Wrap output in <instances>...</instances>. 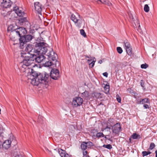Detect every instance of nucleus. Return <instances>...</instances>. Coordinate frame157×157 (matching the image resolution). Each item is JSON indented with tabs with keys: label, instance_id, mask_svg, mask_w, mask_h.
<instances>
[{
	"label": "nucleus",
	"instance_id": "obj_36",
	"mask_svg": "<svg viewBox=\"0 0 157 157\" xmlns=\"http://www.w3.org/2000/svg\"><path fill=\"white\" fill-rule=\"evenodd\" d=\"M151 152L150 151H143L142 152V155L143 157L147 155H148L151 154Z\"/></svg>",
	"mask_w": 157,
	"mask_h": 157
},
{
	"label": "nucleus",
	"instance_id": "obj_24",
	"mask_svg": "<svg viewBox=\"0 0 157 157\" xmlns=\"http://www.w3.org/2000/svg\"><path fill=\"white\" fill-rule=\"evenodd\" d=\"M27 21V20L26 17H22L19 20V23L21 25H22L24 23Z\"/></svg>",
	"mask_w": 157,
	"mask_h": 157
},
{
	"label": "nucleus",
	"instance_id": "obj_56",
	"mask_svg": "<svg viewBox=\"0 0 157 157\" xmlns=\"http://www.w3.org/2000/svg\"><path fill=\"white\" fill-rule=\"evenodd\" d=\"M98 63H100V64H101V63H102V60H100L98 61Z\"/></svg>",
	"mask_w": 157,
	"mask_h": 157
},
{
	"label": "nucleus",
	"instance_id": "obj_52",
	"mask_svg": "<svg viewBox=\"0 0 157 157\" xmlns=\"http://www.w3.org/2000/svg\"><path fill=\"white\" fill-rule=\"evenodd\" d=\"M65 157H71V156L70 155H69L68 154L66 153V154Z\"/></svg>",
	"mask_w": 157,
	"mask_h": 157
},
{
	"label": "nucleus",
	"instance_id": "obj_31",
	"mask_svg": "<svg viewBox=\"0 0 157 157\" xmlns=\"http://www.w3.org/2000/svg\"><path fill=\"white\" fill-rule=\"evenodd\" d=\"M127 53L129 55H131L132 54V48L131 47L125 49Z\"/></svg>",
	"mask_w": 157,
	"mask_h": 157
},
{
	"label": "nucleus",
	"instance_id": "obj_30",
	"mask_svg": "<svg viewBox=\"0 0 157 157\" xmlns=\"http://www.w3.org/2000/svg\"><path fill=\"white\" fill-rule=\"evenodd\" d=\"M105 92L107 94L109 91V85L106 84L104 87Z\"/></svg>",
	"mask_w": 157,
	"mask_h": 157
},
{
	"label": "nucleus",
	"instance_id": "obj_48",
	"mask_svg": "<svg viewBox=\"0 0 157 157\" xmlns=\"http://www.w3.org/2000/svg\"><path fill=\"white\" fill-rule=\"evenodd\" d=\"M45 150L50 155L52 154V151L49 150L47 148H45Z\"/></svg>",
	"mask_w": 157,
	"mask_h": 157
},
{
	"label": "nucleus",
	"instance_id": "obj_1",
	"mask_svg": "<svg viewBox=\"0 0 157 157\" xmlns=\"http://www.w3.org/2000/svg\"><path fill=\"white\" fill-rule=\"evenodd\" d=\"M29 76L31 83L34 86H38L40 83L46 84L49 81L50 78L48 74L46 72L38 75L36 72H32Z\"/></svg>",
	"mask_w": 157,
	"mask_h": 157
},
{
	"label": "nucleus",
	"instance_id": "obj_2",
	"mask_svg": "<svg viewBox=\"0 0 157 157\" xmlns=\"http://www.w3.org/2000/svg\"><path fill=\"white\" fill-rule=\"evenodd\" d=\"M45 43L44 42H40L37 43L36 45V54H45L48 52L47 47L45 45Z\"/></svg>",
	"mask_w": 157,
	"mask_h": 157
},
{
	"label": "nucleus",
	"instance_id": "obj_21",
	"mask_svg": "<svg viewBox=\"0 0 157 157\" xmlns=\"http://www.w3.org/2000/svg\"><path fill=\"white\" fill-rule=\"evenodd\" d=\"M114 119L113 118H109L107 122V125L112 127L114 125Z\"/></svg>",
	"mask_w": 157,
	"mask_h": 157
},
{
	"label": "nucleus",
	"instance_id": "obj_40",
	"mask_svg": "<svg viewBox=\"0 0 157 157\" xmlns=\"http://www.w3.org/2000/svg\"><path fill=\"white\" fill-rule=\"evenodd\" d=\"M103 146L104 147L106 148L109 149L112 148V146L111 145L109 144L107 145L104 144Z\"/></svg>",
	"mask_w": 157,
	"mask_h": 157
},
{
	"label": "nucleus",
	"instance_id": "obj_55",
	"mask_svg": "<svg viewBox=\"0 0 157 157\" xmlns=\"http://www.w3.org/2000/svg\"><path fill=\"white\" fill-rule=\"evenodd\" d=\"M15 157H23L21 155H18L16 156Z\"/></svg>",
	"mask_w": 157,
	"mask_h": 157
},
{
	"label": "nucleus",
	"instance_id": "obj_9",
	"mask_svg": "<svg viewBox=\"0 0 157 157\" xmlns=\"http://www.w3.org/2000/svg\"><path fill=\"white\" fill-rule=\"evenodd\" d=\"M36 49H33L31 44L27 45L25 49V52H28V54H30V56H32L36 53Z\"/></svg>",
	"mask_w": 157,
	"mask_h": 157
},
{
	"label": "nucleus",
	"instance_id": "obj_25",
	"mask_svg": "<svg viewBox=\"0 0 157 157\" xmlns=\"http://www.w3.org/2000/svg\"><path fill=\"white\" fill-rule=\"evenodd\" d=\"M131 137L133 139H140L141 138L140 135L138 134H137L136 133H133V134L131 136Z\"/></svg>",
	"mask_w": 157,
	"mask_h": 157
},
{
	"label": "nucleus",
	"instance_id": "obj_51",
	"mask_svg": "<svg viewBox=\"0 0 157 157\" xmlns=\"http://www.w3.org/2000/svg\"><path fill=\"white\" fill-rule=\"evenodd\" d=\"M144 107L145 109H148L149 107L147 104H145L144 105Z\"/></svg>",
	"mask_w": 157,
	"mask_h": 157
},
{
	"label": "nucleus",
	"instance_id": "obj_29",
	"mask_svg": "<svg viewBox=\"0 0 157 157\" xmlns=\"http://www.w3.org/2000/svg\"><path fill=\"white\" fill-rule=\"evenodd\" d=\"M124 47L125 49L127 48H130L131 47V45L129 42L127 40L125 41L124 43Z\"/></svg>",
	"mask_w": 157,
	"mask_h": 157
},
{
	"label": "nucleus",
	"instance_id": "obj_39",
	"mask_svg": "<svg viewBox=\"0 0 157 157\" xmlns=\"http://www.w3.org/2000/svg\"><path fill=\"white\" fill-rule=\"evenodd\" d=\"M82 153L83 155V157H89L88 155V153L87 151H83Z\"/></svg>",
	"mask_w": 157,
	"mask_h": 157
},
{
	"label": "nucleus",
	"instance_id": "obj_35",
	"mask_svg": "<svg viewBox=\"0 0 157 157\" xmlns=\"http://www.w3.org/2000/svg\"><path fill=\"white\" fill-rule=\"evenodd\" d=\"M144 11L146 12H148L149 10V7L147 4L144 5Z\"/></svg>",
	"mask_w": 157,
	"mask_h": 157
},
{
	"label": "nucleus",
	"instance_id": "obj_8",
	"mask_svg": "<svg viewBox=\"0 0 157 157\" xmlns=\"http://www.w3.org/2000/svg\"><path fill=\"white\" fill-rule=\"evenodd\" d=\"M50 76L53 79H58L60 77L59 70L57 69H52L51 72Z\"/></svg>",
	"mask_w": 157,
	"mask_h": 157
},
{
	"label": "nucleus",
	"instance_id": "obj_15",
	"mask_svg": "<svg viewBox=\"0 0 157 157\" xmlns=\"http://www.w3.org/2000/svg\"><path fill=\"white\" fill-rule=\"evenodd\" d=\"M134 23V28H136L139 32L141 33L142 32V30L140 25L139 21L138 19H136V20L135 21Z\"/></svg>",
	"mask_w": 157,
	"mask_h": 157
},
{
	"label": "nucleus",
	"instance_id": "obj_28",
	"mask_svg": "<svg viewBox=\"0 0 157 157\" xmlns=\"http://www.w3.org/2000/svg\"><path fill=\"white\" fill-rule=\"evenodd\" d=\"M81 96L83 98H86L89 96V93L87 91H85L81 94Z\"/></svg>",
	"mask_w": 157,
	"mask_h": 157
},
{
	"label": "nucleus",
	"instance_id": "obj_44",
	"mask_svg": "<svg viewBox=\"0 0 157 157\" xmlns=\"http://www.w3.org/2000/svg\"><path fill=\"white\" fill-rule=\"evenodd\" d=\"M155 144L154 143H151L150 144L149 148L151 150H152L155 147Z\"/></svg>",
	"mask_w": 157,
	"mask_h": 157
},
{
	"label": "nucleus",
	"instance_id": "obj_42",
	"mask_svg": "<svg viewBox=\"0 0 157 157\" xmlns=\"http://www.w3.org/2000/svg\"><path fill=\"white\" fill-rule=\"evenodd\" d=\"M148 67V65L146 63L142 64L141 65V67L142 68L146 69Z\"/></svg>",
	"mask_w": 157,
	"mask_h": 157
},
{
	"label": "nucleus",
	"instance_id": "obj_32",
	"mask_svg": "<svg viewBox=\"0 0 157 157\" xmlns=\"http://www.w3.org/2000/svg\"><path fill=\"white\" fill-rule=\"evenodd\" d=\"M143 104L145 103H150L149 99L148 98L142 99Z\"/></svg>",
	"mask_w": 157,
	"mask_h": 157
},
{
	"label": "nucleus",
	"instance_id": "obj_37",
	"mask_svg": "<svg viewBox=\"0 0 157 157\" xmlns=\"http://www.w3.org/2000/svg\"><path fill=\"white\" fill-rule=\"evenodd\" d=\"M80 33L81 34L82 36L83 37H86V33L84 31V30L83 29H81L80 30Z\"/></svg>",
	"mask_w": 157,
	"mask_h": 157
},
{
	"label": "nucleus",
	"instance_id": "obj_60",
	"mask_svg": "<svg viewBox=\"0 0 157 157\" xmlns=\"http://www.w3.org/2000/svg\"><path fill=\"white\" fill-rule=\"evenodd\" d=\"M94 0V1H95V2H98V0Z\"/></svg>",
	"mask_w": 157,
	"mask_h": 157
},
{
	"label": "nucleus",
	"instance_id": "obj_19",
	"mask_svg": "<svg viewBox=\"0 0 157 157\" xmlns=\"http://www.w3.org/2000/svg\"><path fill=\"white\" fill-rule=\"evenodd\" d=\"M97 2L98 3H102L109 6L112 5L111 3L108 0H98Z\"/></svg>",
	"mask_w": 157,
	"mask_h": 157
},
{
	"label": "nucleus",
	"instance_id": "obj_7",
	"mask_svg": "<svg viewBox=\"0 0 157 157\" xmlns=\"http://www.w3.org/2000/svg\"><path fill=\"white\" fill-rule=\"evenodd\" d=\"M83 102V99L80 97H76L73 98L72 104L74 107H77L81 105Z\"/></svg>",
	"mask_w": 157,
	"mask_h": 157
},
{
	"label": "nucleus",
	"instance_id": "obj_23",
	"mask_svg": "<svg viewBox=\"0 0 157 157\" xmlns=\"http://www.w3.org/2000/svg\"><path fill=\"white\" fill-rule=\"evenodd\" d=\"M58 153L61 157H65L67 153H66L65 150H63L61 149H58Z\"/></svg>",
	"mask_w": 157,
	"mask_h": 157
},
{
	"label": "nucleus",
	"instance_id": "obj_3",
	"mask_svg": "<svg viewBox=\"0 0 157 157\" xmlns=\"http://www.w3.org/2000/svg\"><path fill=\"white\" fill-rule=\"evenodd\" d=\"M33 57L32 56H27L26 58H24L23 61V65L27 66H31V67H34L36 65Z\"/></svg>",
	"mask_w": 157,
	"mask_h": 157
},
{
	"label": "nucleus",
	"instance_id": "obj_50",
	"mask_svg": "<svg viewBox=\"0 0 157 157\" xmlns=\"http://www.w3.org/2000/svg\"><path fill=\"white\" fill-rule=\"evenodd\" d=\"M103 75L106 77H107L108 75V74L107 72H105L103 74Z\"/></svg>",
	"mask_w": 157,
	"mask_h": 157
},
{
	"label": "nucleus",
	"instance_id": "obj_45",
	"mask_svg": "<svg viewBox=\"0 0 157 157\" xmlns=\"http://www.w3.org/2000/svg\"><path fill=\"white\" fill-rule=\"evenodd\" d=\"M100 93H96L94 94V95L95 97L96 98H98L101 95Z\"/></svg>",
	"mask_w": 157,
	"mask_h": 157
},
{
	"label": "nucleus",
	"instance_id": "obj_12",
	"mask_svg": "<svg viewBox=\"0 0 157 157\" xmlns=\"http://www.w3.org/2000/svg\"><path fill=\"white\" fill-rule=\"evenodd\" d=\"M35 10L37 13L41 15L42 9L41 4L38 2H36L34 3Z\"/></svg>",
	"mask_w": 157,
	"mask_h": 157
},
{
	"label": "nucleus",
	"instance_id": "obj_54",
	"mask_svg": "<svg viewBox=\"0 0 157 157\" xmlns=\"http://www.w3.org/2000/svg\"><path fill=\"white\" fill-rule=\"evenodd\" d=\"M106 136H107V135H106V136H105L104 137H105V138L106 139H107V140H110V138H108L106 137Z\"/></svg>",
	"mask_w": 157,
	"mask_h": 157
},
{
	"label": "nucleus",
	"instance_id": "obj_22",
	"mask_svg": "<svg viewBox=\"0 0 157 157\" xmlns=\"http://www.w3.org/2000/svg\"><path fill=\"white\" fill-rule=\"evenodd\" d=\"M75 22L76 26L78 28H80L82 25V19L80 18L79 19L77 20Z\"/></svg>",
	"mask_w": 157,
	"mask_h": 157
},
{
	"label": "nucleus",
	"instance_id": "obj_16",
	"mask_svg": "<svg viewBox=\"0 0 157 157\" xmlns=\"http://www.w3.org/2000/svg\"><path fill=\"white\" fill-rule=\"evenodd\" d=\"M52 54H53V55L51 56H50V58L49 59H51L53 62L55 63V64H56V63L57 62V55L55 53V52H53V50H52Z\"/></svg>",
	"mask_w": 157,
	"mask_h": 157
},
{
	"label": "nucleus",
	"instance_id": "obj_43",
	"mask_svg": "<svg viewBox=\"0 0 157 157\" xmlns=\"http://www.w3.org/2000/svg\"><path fill=\"white\" fill-rule=\"evenodd\" d=\"M117 101L119 103H121V97L118 94H117L116 95Z\"/></svg>",
	"mask_w": 157,
	"mask_h": 157
},
{
	"label": "nucleus",
	"instance_id": "obj_49",
	"mask_svg": "<svg viewBox=\"0 0 157 157\" xmlns=\"http://www.w3.org/2000/svg\"><path fill=\"white\" fill-rule=\"evenodd\" d=\"M107 124V126L105 127V129H106L108 128V129H109V130H110L111 129V128L110 127V126L107 125V124ZM110 133H111L110 131V130H109V134H110Z\"/></svg>",
	"mask_w": 157,
	"mask_h": 157
},
{
	"label": "nucleus",
	"instance_id": "obj_34",
	"mask_svg": "<svg viewBox=\"0 0 157 157\" xmlns=\"http://www.w3.org/2000/svg\"><path fill=\"white\" fill-rule=\"evenodd\" d=\"M105 135L103 134V133L101 132H98L96 134V136L98 138L101 137H104Z\"/></svg>",
	"mask_w": 157,
	"mask_h": 157
},
{
	"label": "nucleus",
	"instance_id": "obj_17",
	"mask_svg": "<svg viewBox=\"0 0 157 157\" xmlns=\"http://www.w3.org/2000/svg\"><path fill=\"white\" fill-rule=\"evenodd\" d=\"M14 10H15L16 13L17 15L19 17H22L25 14V13L24 12L20 10L18 7H15Z\"/></svg>",
	"mask_w": 157,
	"mask_h": 157
},
{
	"label": "nucleus",
	"instance_id": "obj_38",
	"mask_svg": "<svg viewBox=\"0 0 157 157\" xmlns=\"http://www.w3.org/2000/svg\"><path fill=\"white\" fill-rule=\"evenodd\" d=\"M52 49H51L50 50H48V52H47V53L46 54V55L48 57V58L49 59L50 58L51 56H52L53 55V54H52Z\"/></svg>",
	"mask_w": 157,
	"mask_h": 157
},
{
	"label": "nucleus",
	"instance_id": "obj_4",
	"mask_svg": "<svg viewBox=\"0 0 157 157\" xmlns=\"http://www.w3.org/2000/svg\"><path fill=\"white\" fill-rule=\"evenodd\" d=\"M33 36L30 35H28L24 36L20 38L19 40L20 44V47L21 48H23L24 45L27 42L29 41L33 38Z\"/></svg>",
	"mask_w": 157,
	"mask_h": 157
},
{
	"label": "nucleus",
	"instance_id": "obj_53",
	"mask_svg": "<svg viewBox=\"0 0 157 157\" xmlns=\"http://www.w3.org/2000/svg\"><path fill=\"white\" fill-rule=\"evenodd\" d=\"M2 147V143L1 141H0V148H1Z\"/></svg>",
	"mask_w": 157,
	"mask_h": 157
},
{
	"label": "nucleus",
	"instance_id": "obj_62",
	"mask_svg": "<svg viewBox=\"0 0 157 157\" xmlns=\"http://www.w3.org/2000/svg\"><path fill=\"white\" fill-rule=\"evenodd\" d=\"M92 136H95V134H94L93 133V134Z\"/></svg>",
	"mask_w": 157,
	"mask_h": 157
},
{
	"label": "nucleus",
	"instance_id": "obj_59",
	"mask_svg": "<svg viewBox=\"0 0 157 157\" xmlns=\"http://www.w3.org/2000/svg\"><path fill=\"white\" fill-rule=\"evenodd\" d=\"M132 20L133 21L134 20V18L132 17Z\"/></svg>",
	"mask_w": 157,
	"mask_h": 157
},
{
	"label": "nucleus",
	"instance_id": "obj_61",
	"mask_svg": "<svg viewBox=\"0 0 157 157\" xmlns=\"http://www.w3.org/2000/svg\"><path fill=\"white\" fill-rule=\"evenodd\" d=\"M155 153L156 154L157 153V151H155Z\"/></svg>",
	"mask_w": 157,
	"mask_h": 157
},
{
	"label": "nucleus",
	"instance_id": "obj_58",
	"mask_svg": "<svg viewBox=\"0 0 157 157\" xmlns=\"http://www.w3.org/2000/svg\"><path fill=\"white\" fill-rule=\"evenodd\" d=\"M85 57L87 58H90V56H85Z\"/></svg>",
	"mask_w": 157,
	"mask_h": 157
},
{
	"label": "nucleus",
	"instance_id": "obj_6",
	"mask_svg": "<svg viewBox=\"0 0 157 157\" xmlns=\"http://www.w3.org/2000/svg\"><path fill=\"white\" fill-rule=\"evenodd\" d=\"M17 35H18L20 38L24 36L26 34L27 31L23 27H20L13 30Z\"/></svg>",
	"mask_w": 157,
	"mask_h": 157
},
{
	"label": "nucleus",
	"instance_id": "obj_13",
	"mask_svg": "<svg viewBox=\"0 0 157 157\" xmlns=\"http://www.w3.org/2000/svg\"><path fill=\"white\" fill-rule=\"evenodd\" d=\"M12 4L10 0H3L2 2V6L5 8H8L10 7Z\"/></svg>",
	"mask_w": 157,
	"mask_h": 157
},
{
	"label": "nucleus",
	"instance_id": "obj_20",
	"mask_svg": "<svg viewBox=\"0 0 157 157\" xmlns=\"http://www.w3.org/2000/svg\"><path fill=\"white\" fill-rule=\"evenodd\" d=\"M92 58V59H88L87 61V62L89 63L90 66H91V67H93L96 61V59L94 57L93 58H93Z\"/></svg>",
	"mask_w": 157,
	"mask_h": 157
},
{
	"label": "nucleus",
	"instance_id": "obj_11",
	"mask_svg": "<svg viewBox=\"0 0 157 157\" xmlns=\"http://www.w3.org/2000/svg\"><path fill=\"white\" fill-rule=\"evenodd\" d=\"M112 127V132L115 135L118 134L121 131V128L120 124L119 123L114 124Z\"/></svg>",
	"mask_w": 157,
	"mask_h": 157
},
{
	"label": "nucleus",
	"instance_id": "obj_33",
	"mask_svg": "<svg viewBox=\"0 0 157 157\" xmlns=\"http://www.w3.org/2000/svg\"><path fill=\"white\" fill-rule=\"evenodd\" d=\"M28 52H23L21 53V56L24 58H26L27 57V56H28V55H29V54H28Z\"/></svg>",
	"mask_w": 157,
	"mask_h": 157
},
{
	"label": "nucleus",
	"instance_id": "obj_63",
	"mask_svg": "<svg viewBox=\"0 0 157 157\" xmlns=\"http://www.w3.org/2000/svg\"><path fill=\"white\" fill-rule=\"evenodd\" d=\"M156 157H157V153L156 154Z\"/></svg>",
	"mask_w": 157,
	"mask_h": 157
},
{
	"label": "nucleus",
	"instance_id": "obj_14",
	"mask_svg": "<svg viewBox=\"0 0 157 157\" xmlns=\"http://www.w3.org/2000/svg\"><path fill=\"white\" fill-rule=\"evenodd\" d=\"M11 141L10 140H7L4 142L2 144V147L6 149H8L11 146Z\"/></svg>",
	"mask_w": 157,
	"mask_h": 157
},
{
	"label": "nucleus",
	"instance_id": "obj_27",
	"mask_svg": "<svg viewBox=\"0 0 157 157\" xmlns=\"http://www.w3.org/2000/svg\"><path fill=\"white\" fill-rule=\"evenodd\" d=\"M52 64H55V63L54 62H52L49 61H46L45 62L44 61V65L46 67H49L52 65Z\"/></svg>",
	"mask_w": 157,
	"mask_h": 157
},
{
	"label": "nucleus",
	"instance_id": "obj_57",
	"mask_svg": "<svg viewBox=\"0 0 157 157\" xmlns=\"http://www.w3.org/2000/svg\"><path fill=\"white\" fill-rule=\"evenodd\" d=\"M131 138H132L131 137H130L129 139V142L130 143L132 142V139Z\"/></svg>",
	"mask_w": 157,
	"mask_h": 157
},
{
	"label": "nucleus",
	"instance_id": "obj_26",
	"mask_svg": "<svg viewBox=\"0 0 157 157\" xmlns=\"http://www.w3.org/2000/svg\"><path fill=\"white\" fill-rule=\"evenodd\" d=\"M45 119L42 116L39 115L38 118V122L40 124H42L44 123Z\"/></svg>",
	"mask_w": 157,
	"mask_h": 157
},
{
	"label": "nucleus",
	"instance_id": "obj_41",
	"mask_svg": "<svg viewBox=\"0 0 157 157\" xmlns=\"http://www.w3.org/2000/svg\"><path fill=\"white\" fill-rule=\"evenodd\" d=\"M117 52L119 54H121L123 52V50L120 47H117Z\"/></svg>",
	"mask_w": 157,
	"mask_h": 157
},
{
	"label": "nucleus",
	"instance_id": "obj_5",
	"mask_svg": "<svg viewBox=\"0 0 157 157\" xmlns=\"http://www.w3.org/2000/svg\"><path fill=\"white\" fill-rule=\"evenodd\" d=\"M33 56L35 62H36L38 63H41L42 64H44L45 58L42 54L35 53Z\"/></svg>",
	"mask_w": 157,
	"mask_h": 157
},
{
	"label": "nucleus",
	"instance_id": "obj_10",
	"mask_svg": "<svg viewBox=\"0 0 157 157\" xmlns=\"http://www.w3.org/2000/svg\"><path fill=\"white\" fill-rule=\"evenodd\" d=\"M94 145L93 143L90 141L83 142L81 145V148L83 150H85L87 148H90Z\"/></svg>",
	"mask_w": 157,
	"mask_h": 157
},
{
	"label": "nucleus",
	"instance_id": "obj_46",
	"mask_svg": "<svg viewBox=\"0 0 157 157\" xmlns=\"http://www.w3.org/2000/svg\"><path fill=\"white\" fill-rule=\"evenodd\" d=\"M136 103L138 104H143L142 99H140L137 100L136 101Z\"/></svg>",
	"mask_w": 157,
	"mask_h": 157
},
{
	"label": "nucleus",
	"instance_id": "obj_47",
	"mask_svg": "<svg viewBox=\"0 0 157 157\" xmlns=\"http://www.w3.org/2000/svg\"><path fill=\"white\" fill-rule=\"evenodd\" d=\"M140 85L142 87H144V82L143 80H141L140 82Z\"/></svg>",
	"mask_w": 157,
	"mask_h": 157
},
{
	"label": "nucleus",
	"instance_id": "obj_18",
	"mask_svg": "<svg viewBox=\"0 0 157 157\" xmlns=\"http://www.w3.org/2000/svg\"><path fill=\"white\" fill-rule=\"evenodd\" d=\"M80 18V16L78 14H76V15L74 14H72L71 17V19L74 22H75L77 20L79 19Z\"/></svg>",
	"mask_w": 157,
	"mask_h": 157
}]
</instances>
